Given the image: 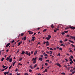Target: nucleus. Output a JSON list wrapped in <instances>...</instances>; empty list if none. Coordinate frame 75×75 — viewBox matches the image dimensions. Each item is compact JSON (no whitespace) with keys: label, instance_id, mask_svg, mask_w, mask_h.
I'll return each instance as SVG.
<instances>
[{"label":"nucleus","instance_id":"obj_29","mask_svg":"<svg viewBox=\"0 0 75 75\" xmlns=\"http://www.w3.org/2000/svg\"><path fill=\"white\" fill-rule=\"evenodd\" d=\"M29 72H32V70H31V69H30L29 70Z\"/></svg>","mask_w":75,"mask_h":75},{"label":"nucleus","instance_id":"obj_61","mask_svg":"<svg viewBox=\"0 0 75 75\" xmlns=\"http://www.w3.org/2000/svg\"><path fill=\"white\" fill-rule=\"evenodd\" d=\"M64 67H65V68H68L67 67V66L66 65L64 66Z\"/></svg>","mask_w":75,"mask_h":75},{"label":"nucleus","instance_id":"obj_11","mask_svg":"<svg viewBox=\"0 0 75 75\" xmlns=\"http://www.w3.org/2000/svg\"><path fill=\"white\" fill-rule=\"evenodd\" d=\"M12 60H13V59H12V58H11L10 59V60H9V62H11Z\"/></svg>","mask_w":75,"mask_h":75},{"label":"nucleus","instance_id":"obj_27","mask_svg":"<svg viewBox=\"0 0 75 75\" xmlns=\"http://www.w3.org/2000/svg\"><path fill=\"white\" fill-rule=\"evenodd\" d=\"M70 38H72V39H73V38L74 39V37L70 36Z\"/></svg>","mask_w":75,"mask_h":75},{"label":"nucleus","instance_id":"obj_18","mask_svg":"<svg viewBox=\"0 0 75 75\" xmlns=\"http://www.w3.org/2000/svg\"><path fill=\"white\" fill-rule=\"evenodd\" d=\"M16 61L14 62L13 64V66H14V65H15V64H16Z\"/></svg>","mask_w":75,"mask_h":75},{"label":"nucleus","instance_id":"obj_54","mask_svg":"<svg viewBox=\"0 0 75 75\" xmlns=\"http://www.w3.org/2000/svg\"><path fill=\"white\" fill-rule=\"evenodd\" d=\"M59 50H62V49L61 48H59Z\"/></svg>","mask_w":75,"mask_h":75},{"label":"nucleus","instance_id":"obj_60","mask_svg":"<svg viewBox=\"0 0 75 75\" xmlns=\"http://www.w3.org/2000/svg\"><path fill=\"white\" fill-rule=\"evenodd\" d=\"M38 44H40V42H38V43L37 45H38Z\"/></svg>","mask_w":75,"mask_h":75},{"label":"nucleus","instance_id":"obj_62","mask_svg":"<svg viewBox=\"0 0 75 75\" xmlns=\"http://www.w3.org/2000/svg\"><path fill=\"white\" fill-rule=\"evenodd\" d=\"M44 68V67H42V68L41 69H43Z\"/></svg>","mask_w":75,"mask_h":75},{"label":"nucleus","instance_id":"obj_49","mask_svg":"<svg viewBox=\"0 0 75 75\" xmlns=\"http://www.w3.org/2000/svg\"><path fill=\"white\" fill-rule=\"evenodd\" d=\"M40 56H41V58L43 57V56L42 55V54L40 55Z\"/></svg>","mask_w":75,"mask_h":75},{"label":"nucleus","instance_id":"obj_55","mask_svg":"<svg viewBox=\"0 0 75 75\" xmlns=\"http://www.w3.org/2000/svg\"><path fill=\"white\" fill-rule=\"evenodd\" d=\"M70 72H72L73 71V70L72 69H71V70H70Z\"/></svg>","mask_w":75,"mask_h":75},{"label":"nucleus","instance_id":"obj_58","mask_svg":"<svg viewBox=\"0 0 75 75\" xmlns=\"http://www.w3.org/2000/svg\"><path fill=\"white\" fill-rule=\"evenodd\" d=\"M6 60L7 61H8V60H9V59H8V57H7V59H6Z\"/></svg>","mask_w":75,"mask_h":75},{"label":"nucleus","instance_id":"obj_15","mask_svg":"<svg viewBox=\"0 0 75 75\" xmlns=\"http://www.w3.org/2000/svg\"><path fill=\"white\" fill-rule=\"evenodd\" d=\"M15 72H17V71H18V68H16V69L15 70Z\"/></svg>","mask_w":75,"mask_h":75},{"label":"nucleus","instance_id":"obj_48","mask_svg":"<svg viewBox=\"0 0 75 75\" xmlns=\"http://www.w3.org/2000/svg\"><path fill=\"white\" fill-rule=\"evenodd\" d=\"M35 58H33L32 60V61H33V60L34 61Z\"/></svg>","mask_w":75,"mask_h":75},{"label":"nucleus","instance_id":"obj_59","mask_svg":"<svg viewBox=\"0 0 75 75\" xmlns=\"http://www.w3.org/2000/svg\"><path fill=\"white\" fill-rule=\"evenodd\" d=\"M60 43H62V40H60Z\"/></svg>","mask_w":75,"mask_h":75},{"label":"nucleus","instance_id":"obj_16","mask_svg":"<svg viewBox=\"0 0 75 75\" xmlns=\"http://www.w3.org/2000/svg\"><path fill=\"white\" fill-rule=\"evenodd\" d=\"M51 35H48V38H51Z\"/></svg>","mask_w":75,"mask_h":75},{"label":"nucleus","instance_id":"obj_12","mask_svg":"<svg viewBox=\"0 0 75 75\" xmlns=\"http://www.w3.org/2000/svg\"><path fill=\"white\" fill-rule=\"evenodd\" d=\"M69 42H71V43H74V42L72 41H71L70 40H69Z\"/></svg>","mask_w":75,"mask_h":75},{"label":"nucleus","instance_id":"obj_63","mask_svg":"<svg viewBox=\"0 0 75 75\" xmlns=\"http://www.w3.org/2000/svg\"><path fill=\"white\" fill-rule=\"evenodd\" d=\"M56 48H57V49H58L59 48L58 47H57Z\"/></svg>","mask_w":75,"mask_h":75},{"label":"nucleus","instance_id":"obj_25","mask_svg":"<svg viewBox=\"0 0 75 75\" xmlns=\"http://www.w3.org/2000/svg\"><path fill=\"white\" fill-rule=\"evenodd\" d=\"M43 72H47V69H45V70L44 71H43Z\"/></svg>","mask_w":75,"mask_h":75},{"label":"nucleus","instance_id":"obj_42","mask_svg":"<svg viewBox=\"0 0 75 75\" xmlns=\"http://www.w3.org/2000/svg\"><path fill=\"white\" fill-rule=\"evenodd\" d=\"M15 41H14V40H13L11 42V43H13V42H15Z\"/></svg>","mask_w":75,"mask_h":75},{"label":"nucleus","instance_id":"obj_8","mask_svg":"<svg viewBox=\"0 0 75 75\" xmlns=\"http://www.w3.org/2000/svg\"><path fill=\"white\" fill-rule=\"evenodd\" d=\"M9 45H10L9 43L7 44L6 45V47H7H7H8L9 46Z\"/></svg>","mask_w":75,"mask_h":75},{"label":"nucleus","instance_id":"obj_4","mask_svg":"<svg viewBox=\"0 0 75 75\" xmlns=\"http://www.w3.org/2000/svg\"><path fill=\"white\" fill-rule=\"evenodd\" d=\"M56 65H57V66H59V67H62V66H61V65H60L59 63H57L56 64Z\"/></svg>","mask_w":75,"mask_h":75},{"label":"nucleus","instance_id":"obj_22","mask_svg":"<svg viewBox=\"0 0 75 75\" xmlns=\"http://www.w3.org/2000/svg\"><path fill=\"white\" fill-rule=\"evenodd\" d=\"M69 28L68 27H67L65 28V30H67V29H69Z\"/></svg>","mask_w":75,"mask_h":75},{"label":"nucleus","instance_id":"obj_44","mask_svg":"<svg viewBox=\"0 0 75 75\" xmlns=\"http://www.w3.org/2000/svg\"><path fill=\"white\" fill-rule=\"evenodd\" d=\"M69 52H73V51H72L71 50H70Z\"/></svg>","mask_w":75,"mask_h":75},{"label":"nucleus","instance_id":"obj_31","mask_svg":"<svg viewBox=\"0 0 75 75\" xmlns=\"http://www.w3.org/2000/svg\"><path fill=\"white\" fill-rule=\"evenodd\" d=\"M8 68V67L7 66L4 69V70H6V69H7Z\"/></svg>","mask_w":75,"mask_h":75},{"label":"nucleus","instance_id":"obj_1","mask_svg":"<svg viewBox=\"0 0 75 75\" xmlns=\"http://www.w3.org/2000/svg\"><path fill=\"white\" fill-rule=\"evenodd\" d=\"M25 54H26V55H29V56H30V55H31V53L30 52H29V53H28V52L27 51L26 52Z\"/></svg>","mask_w":75,"mask_h":75},{"label":"nucleus","instance_id":"obj_14","mask_svg":"<svg viewBox=\"0 0 75 75\" xmlns=\"http://www.w3.org/2000/svg\"><path fill=\"white\" fill-rule=\"evenodd\" d=\"M20 44H21V42H19L18 44V47L19 46V45H20Z\"/></svg>","mask_w":75,"mask_h":75},{"label":"nucleus","instance_id":"obj_36","mask_svg":"<svg viewBox=\"0 0 75 75\" xmlns=\"http://www.w3.org/2000/svg\"><path fill=\"white\" fill-rule=\"evenodd\" d=\"M50 50H52V51H53V50H54V49L52 48H50Z\"/></svg>","mask_w":75,"mask_h":75},{"label":"nucleus","instance_id":"obj_40","mask_svg":"<svg viewBox=\"0 0 75 75\" xmlns=\"http://www.w3.org/2000/svg\"><path fill=\"white\" fill-rule=\"evenodd\" d=\"M66 37H69V38L70 37H69V35H67V36H66Z\"/></svg>","mask_w":75,"mask_h":75},{"label":"nucleus","instance_id":"obj_45","mask_svg":"<svg viewBox=\"0 0 75 75\" xmlns=\"http://www.w3.org/2000/svg\"><path fill=\"white\" fill-rule=\"evenodd\" d=\"M61 74H62V75H65V73H62Z\"/></svg>","mask_w":75,"mask_h":75},{"label":"nucleus","instance_id":"obj_52","mask_svg":"<svg viewBox=\"0 0 75 75\" xmlns=\"http://www.w3.org/2000/svg\"><path fill=\"white\" fill-rule=\"evenodd\" d=\"M25 75H29L28 74V73H25Z\"/></svg>","mask_w":75,"mask_h":75},{"label":"nucleus","instance_id":"obj_2","mask_svg":"<svg viewBox=\"0 0 75 75\" xmlns=\"http://www.w3.org/2000/svg\"><path fill=\"white\" fill-rule=\"evenodd\" d=\"M32 39L31 41H34L35 40V37H32Z\"/></svg>","mask_w":75,"mask_h":75},{"label":"nucleus","instance_id":"obj_17","mask_svg":"<svg viewBox=\"0 0 75 75\" xmlns=\"http://www.w3.org/2000/svg\"><path fill=\"white\" fill-rule=\"evenodd\" d=\"M46 39L47 40H49L50 39V38H49L48 37H46Z\"/></svg>","mask_w":75,"mask_h":75},{"label":"nucleus","instance_id":"obj_64","mask_svg":"<svg viewBox=\"0 0 75 75\" xmlns=\"http://www.w3.org/2000/svg\"><path fill=\"white\" fill-rule=\"evenodd\" d=\"M74 40L75 41V37L74 36Z\"/></svg>","mask_w":75,"mask_h":75},{"label":"nucleus","instance_id":"obj_35","mask_svg":"<svg viewBox=\"0 0 75 75\" xmlns=\"http://www.w3.org/2000/svg\"><path fill=\"white\" fill-rule=\"evenodd\" d=\"M68 40V39H67L65 40H64V42H66V41H67V40Z\"/></svg>","mask_w":75,"mask_h":75},{"label":"nucleus","instance_id":"obj_33","mask_svg":"<svg viewBox=\"0 0 75 75\" xmlns=\"http://www.w3.org/2000/svg\"><path fill=\"white\" fill-rule=\"evenodd\" d=\"M75 71H73L72 72V74H73H73H75Z\"/></svg>","mask_w":75,"mask_h":75},{"label":"nucleus","instance_id":"obj_13","mask_svg":"<svg viewBox=\"0 0 75 75\" xmlns=\"http://www.w3.org/2000/svg\"><path fill=\"white\" fill-rule=\"evenodd\" d=\"M23 59V57H20L19 58V61H21Z\"/></svg>","mask_w":75,"mask_h":75},{"label":"nucleus","instance_id":"obj_50","mask_svg":"<svg viewBox=\"0 0 75 75\" xmlns=\"http://www.w3.org/2000/svg\"><path fill=\"white\" fill-rule=\"evenodd\" d=\"M10 57H11V55H10L9 56V57H8V59H10Z\"/></svg>","mask_w":75,"mask_h":75},{"label":"nucleus","instance_id":"obj_37","mask_svg":"<svg viewBox=\"0 0 75 75\" xmlns=\"http://www.w3.org/2000/svg\"><path fill=\"white\" fill-rule=\"evenodd\" d=\"M45 31H47V29H44V30L43 31V32H45Z\"/></svg>","mask_w":75,"mask_h":75},{"label":"nucleus","instance_id":"obj_47","mask_svg":"<svg viewBox=\"0 0 75 75\" xmlns=\"http://www.w3.org/2000/svg\"><path fill=\"white\" fill-rule=\"evenodd\" d=\"M65 61H66V62H68V59H67V58H66Z\"/></svg>","mask_w":75,"mask_h":75},{"label":"nucleus","instance_id":"obj_3","mask_svg":"<svg viewBox=\"0 0 75 75\" xmlns=\"http://www.w3.org/2000/svg\"><path fill=\"white\" fill-rule=\"evenodd\" d=\"M20 65L23 66V64L21 63H18V67H20Z\"/></svg>","mask_w":75,"mask_h":75},{"label":"nucleus","instance_id":"obj_28","mask_svg":"<svg viewBox=\"0 0 75 75\" xmlns=\"http://www.w3.org/2000/svg\"><path fill=\"white\" fill-rule=\"evenodd\" d=\"M69 59H70V61H72V59L71 58H69Z\"/></svg>","mask_w":75,"mask_h":75},{"label":"nucleus","instance_id":"obj_39","mask_svg":"<svg viewBox=\"0 0 75 75\" xmlns=\"http://www.w3.org/2000/svg\"><path fill=\"white\" fill-rule=\"evenodd\" d=\"M70 57L71 58H72V59H73V58H74V57H73V56L72 55H71L70 56Z\"/></svg>","mask_w":75,"mask_h":75},{"label":"nucleus","instance_id":"obj_6","mask_svg":"<svg viewBox=\"0 0 75 75\" xmlns=\"http://www.w3.org/2000/svg\"><path fill=\"white\" fill-rule=\"evenodd\" d=\"M28 33H29L30 34H33V32H31V31H28Z\"/></svg>","mask_w":75,"mask_h":75},{"label":"nucleus","instance_id":"obj_32","mask_svg":"<svg viewBox=\"0 0 75 75\" xmlns=\"http://www.w3.org/2000/svg\"><path fill=\"white\" fill-rule=\"evenodd\" d=\"M69 28H71V29H73V30L74 29V27L73 28L71 26H70Z\"/></svg>","mask_w":75,"mask_h":75},{"label":"nucleus","instance_id":"obj_34","mask_svg":"<svg viewBox=\"0 0 75 75\" xmlns=\"http://www.w3.org/2000/svg\"><path fill=\"white\" fill-rule=\"evenodd\" d=\"M24 35V33H21V36H23Z\"/></svg>","mask_w":75,"mask_h":75},{"label":"nucleus","instance_id":"obj_20","mask_svg":"<svg viewBox=\"0 0 75 75\" xmlns=\"http://www.w3.org/2000/svg\"><path fill=\"white\" fill-rule=\"evenodd\" d=\"M36 60H34L33 61V64H35V63H36Z\"/></svg>","mask_w":75,"mask_h":75},{"label":"nucleus","instance_id":"obj_57","mask_svg":"<svg viewBox=\"0 0 75 75\" xmlns=\"http://www.w3.org/2000/svg\"><path fill=\"white\" fill-rule=\"evenodd\" d=\"M19 52V50H18L17 51V53H18Z\"/></svg>","mask_w":75,"mask_h":75},{"label":"nucleus","instance_id":"obj_7","mask_svg":"<svg viewBox=\"0 0 75 75\" xmlns=\"http://www.w3.org/2000/svg\"><path fill=\"white\" fill-rule=\"evenodd\" d=\"M39 59L40 61H42V57H40V58Z\"/></svg>","mask_w":75,"mask_h":75},{"label":"nucleus","instance_id":"obj_43","mask_svg":"<svg viewBox=\"0 0 75 75\" xmlns=\"http://www.w3.org/2000/svg\"><path fill=\"white\" fill-rule=\"evenodd\" d=\"M64 33H68V31H64Z\"/></svg>","mask_w":75,"mask_h":75},{"label":"nucleus","instance_id":"obj_30","mask_svg":"<svg viewBox=\"0 0 75 75\" xmlns=\"http://www.w3.org/2000/svg\"><path fill=\"white\" fill-rule=\"evenodd\" d=\"M11 67H12V65H11L10 66L9 68V69H10L11 68Z\"/></svg>","mask_w":75,"mask_h":75},{"label":"nucleus","instance_id":"obj_46","mask_svg":"<svg viewBox=\"0 0 75 75\" xmlns=\"http://www.w3.org/2000/svg\"><path fill=\"white\" fill-rule=\"evenodd\" d=\"M7 74V72H5L4 73V75H6Z\"/></svg>","mask_w":75,"mask_h":75},{"label":"nucleus","instance_id":"obj_41","mask_svg":"<svg viewBox=\"0 0 75 75\" xmlns=\"http://www.w3.org/2000/svg\"><path fill=\"white\" fill-rule=\"evenodd\" d=\"M45 57H48V55L47 54H45Z\"/></svg>","mask_w":75,"mask_h":75},{"label":"nucleus","instance_id":"obj_38","mask_svg":"<svg viewBox=\"0 0 75 75\" xmlns=\"http://www.w3.org/2000/svg\"><path fill=\"white\" fill-rule=\"evenodd\" d=\"M45 65H48V63H45Z\"/></svg>","mask_w":75,"mask_h":75},{"label":"nucleus","instance_id":"obj_23","mask_svg":"<svg viewBox=\"0 0 75 75\" xmlns=\"http://www.w3.org/2000/svg\"><path fill=\"white\" fill-rule=\"evenodd\" d=\"M62 35H64V34H65L64 32H63L62 33Z\"/></svg>","mask_w":75,"mask_h":75},{"label":"nucleus","instance_id":"obj_26","mask_svg":"<svg viewBox=\"0 0 75 75\" xmlns=\"http://www.w3.org/2000/svg\"><path fill=\"white\" fill-rule=\"evenodd\" d=\"M71 46L72 47H75V45H74L72 44H71Z\"/></svg>","mask_w":75,"mask_h":75},{"label":"nucleus","instance_id":"obj_10","mask_svg":"<svg viewBox=\"0 0 75 75\" xmlns=\"http://www.w3.org/2000/svg\"><path fill=\"white\" fill-rule=\"evenodd\" d=\"M21 54L23 55H24L25 54V52L24 51H22L21 53Z\"/></svg>","mask_w":75,"mask_h":75},{"label":"nucleus","instance_id":"obj_21","mask_svg":"<svg viewBox=\"0 0 75 75\" xmlns=\"http://www.w3.org/2000/svg\"><path fill=\"white\" fill-rule=\"evenodd\" d=\"M2 67L3 68H5L6 67V66L3 65L2 66Z\"/></svg>","mask_w":75,"mask_h":75},{"label":"nucleus","instance_id":"obj_51","mask_svg":"<svg viewBox=\"0 0 75 75\" xmlns=\"http://www.w3.org/2000/svg\"><path fill=\"white\" fill-rule=\"evenodd\" d=\"M67 69H68V70H69V69H70V68H69V67H68V68L67 67Z\"/></svg>","mask_w":75,"mask_h":75},{"label":"nucleus","instance_id":"obj_5","mask_svg":"<svg viewBox=\"0 0 75 75\" xmlns=\"http://www.w3.org/2000/svg\"><path fill=\"white\" fill-rule=\"evenodd\" d=\"M26 38H27L26 36H25L23 38H22V40H24V41H25V40H26Z\"/></svg>","mask_w":75,"mask_h":75},{"label":"nucleus","instance_id":"obj_56","mask_svg":"<svg viewBox=\"0 0 75 75\" xmlns=\"http://www.w3.org/2000/svg\"><path fill=\"white\" fill-rule=\"evenodd\" d=\"M58 55L59 56H61V54H60V53H59L58 54Z\"/></svg>","mask_w":75,"mask_h":75},{"label":"nucleus","instance_id":"obj_53","mask_svg":"<svg viewBox=\"0 0 75 75\" xmlns=\"http://www.w3.org/2000/svg\"><path fill=\"white\" fill-rule=\"evenodd\" d=\"M3 60H4V58H2L1 59V61H3Z\"/></svg>","mask_w":75,"mask_h":75},{"label":"nucleus","instance_id":"obj_9","mask_svg":"<svg viewBox=\"0 0 75 75\" xmlns=\"http://www.w3.org/2000/svg\"><path fill=\"white\" fill-rule=\"evenodd\" d=\"M53 24H52L51 25V28H54V27H55L54 26H53Z\"/></svg>","mask_w":75,"mask_h":75},{"label":"nucleus","instance_id":"obj_19","mask_svg":"<svg viewBox=\"0 0 75 75\" xmlns=\"http://www.w3.org/2000/svg\"><path fill=\"white\" fill-rule=\"evenodd\" d=\"M37 64H35V65H34V66L33 67V68H35V67H37Z\"/></svg>","mask_w":75,"mask_h":75},{"label":"nucleus","instance_id":"obj_24","mask_svg":"<svg viewBox=\"0 0 75 75\" xmlns=\"http://www.w3.org/2000/svg\"><path fill=\"white\" fill-rule=\"evenodd\" d=\"M50 52H51L49 53L50 54H52V51H50Z\"/></svg>","mask_w":75,"mask_h":75}]
</instances>
